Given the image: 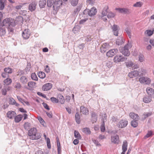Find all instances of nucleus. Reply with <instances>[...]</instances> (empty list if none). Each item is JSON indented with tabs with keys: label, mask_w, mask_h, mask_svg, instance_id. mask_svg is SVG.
I'll return each instance as SVG.
<instances>
[{
	"label": "nucleus",
	"mask_w": 154,
	"mask_h": 154,
	"mask_svg": "<svg viewBox=\"0 0 154 154\" xmlns=\"http://www.w3.org/2000/svg\"><path fill=\"white\" fill-rule=\"evenodd\" d=\"M9 103L10 104L15 105L17 106L19 105V104L17 103L15 100L12 97H10L9 98Z\"/></svg>",
	"instance_id": "obj_23"
},
{
	"label": "nucleus",
	"mask_w": 154,
	"mask_h": 154,
	"mask_svg": "<svg viewBox=\"0 0 154 154\" xmlns=\"http://www.w3.org/2000/svg\"><path fill=\"white\" fill-rule=\"evenodd\" d=\"M82 131L84 133L87 134H90L91 131L89 128H85L82 129Z\"/></svg>",
	"instance_id": "obj_43"
},
{
	"label": "nucleus",
	"mask_w": 154,
	"mask_h": 154,
	"mask_svg": "<svg viewBox=\"0 0 154 154\" xmlns=\"http://www.w3.org/2000/svg\"><path fill=\"white\" fill-rule=\"evenodd\" d=\"M97 9L95 7L92 8L90 10L86 9L83 12L84 14H86L88 13V15L91 16H92L95 15L97 12Z\"/></svg>",
	"instance_id": "obj_4"
},
{
	"label": "nucleus",
	"mask_w": 154,
	"mask_h": 154,
	"mask_svg": "<svg viewBox=\"0 0 154 154\" xmlns=\"http://www.w3.org/2000/svg\"><path fill=\"white\" fill-rule=\"evenodd\" d=\"M62 4V2L61 0H57L55 1L54 5H53V7H55L58 8L61 6Z\"/></svg>",
	"instance_id": "obj_24"
},
{
	"label": "nucleus",
	"mask_w": 154,
	"mask_h": 154,
	"mask_svg": "<svg viewBox=\"0 0 154 154\" xmlns=\"http://www.w3.org/2000/svg\"><path fill=\"white\" fill-rule=\"evenodd\" d=\"M51 101L54 103H57L59 102V101L58 99L54 97H52L51 98Z\"/></svg>",
	"instance_id": "obj_50"
},
{
	"label": "nucleus",
	"mask_w": 154,
	"mask_h": 154,
	"mask_svg": "<svg viewBox=\"0 0 154 154\" xmlns=\"http://www.w3.org/2000/svg\"><path fill=\"white\" fill-rule=\"evenodd\" d=\"M57 150L58 153L59 154L61 152V147L60 142L57 143Z\"/></svg>",
	"instance_id": "obj_55"
},
{
	"label": "nucleus",
	"mask_w": 154,
	"mask_h": 154,
	"mask_svg": "<svg viewBox=\"0 0 154 154\" xmlns=\"http://www.w3.org/2000/svg\"><path fill=\"white\" fill-rule=\"evenodd\" d=\"M46 0H40L39 2V5L40 8H44L46 5Z\"/></svg>",
	"instance_id": "obj_26"
},
{
	"label": "nucleus",
	"mask_w": 154,
	"mask_h": 154,
	"mask_svg": "<svg viewBox=\"0 0 154 154\" xmlns=\"http://www.w3.org/2000/svg\"><path fill=\"white\" fill-rule=\"evenodd\" d=\"M75 119L76 122L79 124L80 122V117L79 112H76L75 115Z\"/></svg>",
	"instance_id": "obj_34"
},
{
	"label": "nucleus",
	"mask_w": 154,
	"mask_h": 154,
	"mask_svg": "<svg viewBox=\"0 0 154 154\" xmlns=\"http://www.w3.org/2000/svg\"><path fill=\"white\" fill-rule=\"evenodd\" d=\"M108 7H105L103 9L102 13H101L102 16L103 17H105L107 15V10L108 9Z\"/></svg>",
	"instance_id": "obj_33"
},
{
	"label": "nucleus",
	"mask_w": 154,
	"mask_h": 154,
	"mask_svg": "<svg viewBox=\"0 0 154 154\" xmlns=\"http://www.w3.org/2000/svg\"><path fill=\"white\" fill-rule=\"evenodd\" d=\"M47 145L48 148L49 149H50L51 148V145L50 143V139L49 138H48L47 140Z\"/></svg>",
	"instance_id": "obj_53"
},
{
	"label": "nucleus",
	"mask_w": 154,
	"mask_h": 154,
	"mask_svg": "<svg viewBox=\"0 0 154 154\" xmlns=\"http://www.w3.org/2000/svg\"><path fill=\"white\" fill-rule=\"evenodd\" d=\"M85 41L87 42L91 41L92 39L91 38V36L90 35H88L87 36L85 37Z\"/></svg>",
	"instance_id": "obj_51"
},
{
	"label": "nucleus",
	"mask_w": 154,
	"mask_h": 154,
	"mask_svg": "<svg viewBox=\"0 0 154 154\" xmlns=\"http://www.w3.org/2000/svg\"><path fill=\"white\" fill-rule=\"evenodd\" d=\"M37 94L39 96H41L44 98H46L47 97L46 95L45 94H43L42 93L40 92H38Z\"/></svg>",
	"instance_id": "obj_64"
},
{
	"label": "nucleus",
	"mask_w": 154,
	"mask_h": 154,
	"mask_svg": "<svg viewBox=\"0 0 154 154\" xmlns=\"http://www.w3.org/2000/svg\"><path fill=\"white\" fill-rule=\"evenodd\" d=\"M81 6H78L76 9L74 11L75 14H78L81 9Z\"/></svg>",
	"instance_id": "obj_54"
},
{
	"label": "nucleus",
	"mask_w": 154,
	"mask_h": 154,
	"mask_svg": "<svg viewBox=\"0 0 154 154\" xmlns=\"http://www.w3.org/2000/svg\"><path fill=\"white\" fill-rule=\"evenodd\" d=\"M152 100V97L149 96H146L144 97L143 99V101L146 103L150 102Z\"/></svg>",
	"instance_id": "obj_27"
},
{
	"label": "nucleus",
	"mask_w": 154,
	"mask_h": 154,
	"mask_svg": "<svg viewBox=\"0 0 154 154\" xmlns=\"http://www.w3.org/2000/svg\"><path fill=\"white\" fill-rule=\"evenodd\" d=\"M91 116L92 118H94V119L95 120L94 121L96 122V121L97 120V119L96 114L94 112H92L91 114Z\"/></svg>",
	"instance_id": "obj_59"
},
{
	"label": "nucleus",
	"mask_w": 154,
	"mask_h": 154,
	"mask_svg": "<svg viewBox=\"0 0 154 154\" xmlns=\"http://www.w3.org/2000/svg\"><path fill=\"white\" fill-rule=\"evenodd\" d=\"M128 146V143L126 140H124L123 141V144L122 145V150L124 151H126Z\"/></svg>",
	"instance_id": "obj_31"
},
{
	"label": "nucleus",
	"mask_w": 154,
	"mask_h": 154,
	"mask_svg": "<svg viewBox=\"0 0 154 154\" xmlns=\"http://www.w3.org/2000/svg\"><path fill=\"white\" fill-rule=\"evenodd\" d=\"M4 71L5 72L7 73L11 74V73L13 72V70L11 68L8 67L5 68L4 69Z\"/></svg>",
	"instance_id": "obj_35"
},
{
	"label": "nucleus",
	"mask_w": 154,
	"mask_h": 154,
	"mask_svg": "<svg viewBox=\"0 0 154 154\" xmlns=\"http://www.w3.org/2000/svg\"><path fill=\"white\" fill-rule=\"evenodd\" d=\"M129 116L130 118L134 120H138L139 119V117L138 115L134 112H130L129 114Z\"/></svg>",
	"instance_id": "obj_19"
},
{
	"label": "nucleus",
	"mask_w": 154,
	"mask_h": 154,
	"mask_svg": "<svg viewBox=\"0 0 154 154\" xmlns=\"http://www.w3.org/2000/svg\"><path fill=\"white\" fill-rule=\"evenodd\" d=\"M42 104L44 108L48 110H49L50 109L49 108L48 106L46 103L43 102Z\"/></svg>",
	"instance_id": "obj_61"
},
{
	"label": "nucleus",
	"mask_w": 154,
	"mask_h": 154,
	"mask_svg": "<svg viewBox=\"0 0 154 154\" xmlns=\"http://www.w3.org/2000/svg\"><path fill=\"white\" fill-rule=\"evenodd\" d=\"M132 47L131 44L128 43L124 47L121 48L120 49V52L126 56H128L130 54V53L129 51V49Z\"/></svg>",
	"instance_id": "obj_3"
},
{
	"label": "nucleus",
	"mask_w": 154,
	"mask_h": 154,
	"mask_svg": "<svg viewBox=\"0 0 154 154\" xmlns=\"http://www.w3.org/2000/svg\"><path fill=\"white\" fill-rule=\"evenodd\" d=\"M118 50L117 49H113L110 50L106 53V55L109 57H112L118 52Z\"/></svg>",
	"instance_id": "obj_8"
},
{
	"label": "nucleus",
	"mask_w": 154,
	"mask_h": 154,
	"mask_svg": "<svg viewBox=\"0 0 154 154\" xmlns=\"http://www.w3.org/2000/svg\"><path fill=\"white\" fill-rule=\"evenodd\" d=\"M56 0H47V5L48 7H51L53 5H54Z\"/></svg>",
	"instance_id": "obj_30"
},
{
	"label": "nucleus",
	"mask_w": 154,
	"mask_h": 154,
	"mask_svg": "<svg viewBox=\"0 0 154 154\" xmlns=\"http://www.w3.org/2000/svg\"><path fill=\"white\" fill-rule=\"evenodd\" d=\"M28 135L30 137V139L32 140L38 139L41 137V134L38 132L37 129L35 128H32L28 131Z\"/></svg>",
	"instance_id": "obj_2"
},
{
	"label": "nucleus",
	"mask_w": 154,
	"mask_h": 154,
	"mask_svg": "<svg viewBox=\"0 0 154 154\" xmlns=\"http://www.w3.org/2000/svg\"><path fill=\"white\" fill-rule=\"evenodd\" d=\"M115 16V14L110 11L108 13V14L107 15V17L108 18H113Z\"/></svg>",
	"instance_id": "obj_46"
},
{
	"label": "nucleus",
	"mask_w": 154,
	"mask_h": 154,
	"mask_svg": "<svg viewBox=\"0 0 154 154\" xmlns=\"http://www.w3.org/2000/svg\"><path fill=\"white\" fill-rule=\"evenodd\" d=\"M125 64L128 68L132 67L134 65V63L133 62L130 61L126 62Z\"/></svg>",
	"instance_id": "obj_41"
},
{
	"label": "nucleus",
	"mask_w": 154,
	"mask_h": 154,
	"mask_svg": "<svg viewBox=\"0 0 154 154\" xmlns=\"http://www.w3.org/2000/svg\"><path fill=\"white\" fill-rule=\"evenodd\" d=\"M81 112L84 115H86L88 112V109L84 106H82L80 108Z\"/></svg>",
	"instance_id": "obj_22"
},
{
	"label": "nucleus",
	"mask_w": 154,
	"mask_h": 154,
	"mask_svg": "<svg viewBox=\"0 0 154 154\" xmlns=\"http://www.w3.org/2000/svg\"><path fill=\"white\" fill-rule=\"evenodd\" d=\"M138 58L139 61L141 62H143L144 61V55L141 54H140L139 55Z\"/></svg>",
	"instance_id": "obj_42"
},
{
	"label": "nucleus",
	"mask_w": 154,
	"mask_h": 154,
	"mask_svg": "<svg viewBox=\"0 0 154 154\" xmlns=\"http://www.w3.org/2000/svg\"><path fill=\"white\" fill-rule=\"evenodd\" d=\"M154 31V28H153L152 29V30H146V32L148 36H150L153 34Z\"/></svg>",
	"instance_id": "obj_37"
},
{
	"label": "nucleus",
	"mask_w": 154,
	"mask_h": 154,
	"mask_svg": "<svg viewBox=\"0 0 154 154\" xmlns=\"http://www.w3.org/2000/svg\"><path fill=\"white\" fill-rule=\"evenodd\" d=\"M52 85L50 83H47L42 87V90L44 91H47L50 90L52 87Z\"/></svg>",
	"instance_id": "obj_15"
},
{
	"label": "nucleus",
	"mask_w": 154,
	"mask_h": 154,
	"mask_svg": "<svg viewBox=\"0 0 154 154\" xmlns=\"http://www.w3.org/2000/svg\"><path fill=\"white\" fill-rule=\"evenodd\" d=\"M36 5L37 3L36 2H32L29 4V10L31 12L35 10Z\"/></svg>",
	"instance_id": "obj_12"
},
{
	"label": "nucleus",
	"mask_w": 154,
	"mask_h": 154,
	"mask_svg": "<svg viewBox=\"0 0 154 154\" xmlns=\"http://www.w3.org/2000/svg\"><path fill=\"white\" fill-rule=\"evenodd\" d=\"M152 135V132L151 131H148L147 133L144 137V138L146 139Z\"/></svg>",
	"instance_id": "obj_45"
},
{
	"label": "nucleus",
	"mask_w": 154,
	"mask_h": 154,
	"mask_svg": "<svg viewBox=\"0 0 154 154\" xmlns=\"http://www.w3.org/2000/svg\"><path fill=\"white\" fill-rule=\"evenodd\" d=\"M124 42L122 37H119L117 39L116 41V44L119 45H121Z\"/></svg>",
	"instance_id": "obj_21"
},
{
	"label": "nucleus",
	"mask_w": 154,
	"mask_h": 154,
	"mask_svg": "<svg viewBox=\"0 0 154 154\" xmlns=\"http://www.w3.org/2000/svg\"><path fill=\"white\" fill-rule=\"evenodd\" d=\"M23 116L22 115L19 114L16 116L14 118V121L16 123H18L23 118Z\"/></svg>",
	"instance_id": "obj_25"
},
{
	"label": "nucleus",
	"mask_w": 154,
	"mask_h": 154,
	"mask_svg": "<svg viewBox=\"0 0 154 154\" xmlns=\"http://www.w3.org/2000/svg\"><path fill=\"white\" fill-rule=\"evenodd\" d=\"M138 75V71L137 70H134L129 73L128 75L130 78H133L137 76Z\"/></svg>",
	"instance_id": "obj_17"
},
{
	"label": "nucleus",
	"mask_w": 154,
	"mask_h": 154,
	"mask_svg": "<svg viewBox=\"0 0 154 154\" xmlns=\"http://www.w3.org/2000/svg\"><path fill=\"white\" fill-rule=\"evenodd\" d=\"M30 126V123L28 122H25L23 125L24 129L26 130H28Z\"/></svg>",
	"instance_id": "obj_36"
},
{
	"label": "nucleus",
	"mask_w": 154,
	"mask_h": 154,
	"mask_svg": "<svg viewBox=\"0 0 154 154\" xmlns=\"http://www.w3.org/2000/svg\"><path fill=\"white\" fill-rule=\"evenodd\" d=\"M107 116L106 114H104V116H103V118L102 119V123H105L106 121Z\"/></svg>",
	"instance_id": "obj_56"
},
{
	"label": "nucleus",
	"mask_w": 154,
	"mask_h": 154,
	"mask_svg": "<svg viewBox=\"0 0 154 154\" xmlns=\"http://www.w3.org/2000/svg\"><path fill=\"white\" fill-rule=\"evenodd\" d=\"M110 48V46L108 43H106L103 44L100 48V52L102 53L105 52Z\"/></svg>",
	"instance_id": "obj_7"
},
{
	"label": "nucleus",
	"mask_w": 154,
	"mask_h": 154,
	"mask_svg": "<svg viewBox=\"0 0 154 154\" xmlns=\"http://www.w3.org/2000/svg\"><path fill=\"white\" fill-rule=\"evenodd\" d=\"M36 83L33 82H28V86L29 87V89L31 90L35 87Z\"/></svg>",
	"instance_id": "obj_29"
},
{
	"label": "nucleus",
	"mask_w": 154,
	"mask_h": 154,
	"mask_svg": "<svg viewBox=\"0 0 154 154\" xmlns=\"http://www.w3.org/2000/svg\"><path fill=\"white\" fill-rule=\"evenodd\" d=\"M15 87L18 89H19L21 88V85L20 83L17 82L15 85Z\"/></svg>",
	"instance_id": "obj_62"
},
{
	"label": "nucleus",
	"mask_w": 154,
	"mask_h": 154,
	"mask_svg": "<svg viewBox=\"0 0 154 154\" xmlns=\"http://www.w3.org/2000/svg\"><path fill=\"white\" fill-rule=\"evenodd\" d=\"M119 136L117 135L112 136L111 137V142L115 144H117L119 141Z\"/></svg>",
	"instance_id": "obj_13"
},
{
	"label": "nucleus",
	"mask_w": 154,
	"mask_h": 154,
	"mask_svg": "<svg viewBox=\"0 0 154 154\" xmlns=\"http://www.w3.org/2000/svg\"><path fill=\"white\" fill-rule=\"evenodd\" d=\"M112 63L110 61H108L106 63V66L109 68H110L112 67Z\"/></svg>",
	"instance_id": "obj_63"
},
{
	"label": "nucleus",
	"mask_w": 154,
	"mask_h": 154,
	"mask_svg": "<svg viewBox=\"0 0 154 154\" xmlns=\"http://www.w3.org/2000/svg\"><path fill=\"white\" fill-rule=\"evenodd\" d=\"M146 91L149 96L154 98V90L150 87H147L146 89Z\"/></svg>",
	"instance_id": "obj_14"
},
{
	"label": "nucleus",
	"mask_w": 154,
	"mask_h": 154,
	"mask_svg": "<svg viewBox=\"0 0 154 154\" xmlns=\"http://www.w3.org/2000/svg\"><path fill=\"white\" fill-rule=\"evenodd\" d=\"M74 135L75 138L78 139H80L81 138V136L79 132L76 130L74 131Z\"/></svg>",
	"instance_id": "obj_32"
},
{
	"label": "nucleus",
	"mask_w": 154,
	"mask_h": 154,
	"mask_svg": "<svg viewBox=\"0 0 154 154\" xmlns=\"http://www.w3.org/2000/svg\"><path fill=\"white\" fill-rule=\"evenodd\" d=\"M20 82L23 84H26L28 82V79L27 77L24 76H22L20 78Z\"/></svg>",
	"instance_id": "obj_28"
},
{
	"label": "nucleus",
	"mask_w": 154,
	"mask_h": 154,
	"mask_svg": "<svg viewBox=\"0 0 154 154\" xmlns=\"http://www.w3.org/2000/svg\"><path fill=\"white\" fill-rule=\"evenodd\" d=\"M72 5L73 6H76L78 4V0H70Z\"/></svg>",
	"instance_id": "obj_49"
},
{
	"label": "nucleus",
	"mask_w": 154,
	"mask_h": 154,
	"mask_svg": "<svg viewBox=\"0 0 154 154\" xmlns=\"http://www.w3.org/2000/svg\"><path fill=\"white\" fill-rule=\"evenodd\" d=\"M12 81L11 79L8 78L4 80V82L5 85H9L11 83Z\"/></svg>",
	"instance_id": "obj_38"
},
{
	"label": "nucleus",
	"mask_w": 154,
	"mask_h": 154,
	"mask_svg": "<svg viewBox=\"0 0 154 154\" xmlns=\"http://www.w3.org/2000/svg\"><path fill=\"white\" fill-rule=\"evenodd\" d=\"M16 115L15 112L13 111H8L7 113V116L8 118L10 119H13Z\"/></svg>",
	"instance_id": "obj_18"
},
{
	"label": "nucleus",
	"mask_w": 154,
	"mask_h": 154,
	"mask_svg": "<svg viewBox=\"0 0 154 154\" xmlns=\"http://www.w3.org/2000/svg\"><path fill=\"white\" fill-rule=\"evenodd\" d=\"M92 141L97 146H101V145L97 140L95 139H92Z\"/></svg>",
	"instance_id": "obj_48"
},
{
	"label": "nucleus",
	"mask_w": 154,
	"mask_h": 154,
	"mask_svg": "<svg viewBox=\"0 0 154 154\" xmlns=\"http://www.w3.org/2000/svg\"><path fill=\"white\" fill-rule=\"evenodd\" d=\"M1 92L2 94L5 95L7 94V91L5 88H3L2 89Z\"/></svg>",
	"instance_id": "obj_58"
},
{
	"label": "nucleus",
	"mask_w": 154,
	"mask_h": 154,
	"mask_svg": "<svg viewBox=\"0 0 154 154\" xmlns=\"http://www.w3.org/2000/svg\"><path fill=\"white\" fill-rule=\"evenodd\" d=\"M95 0H87V3L88 4L92 5L94 3Z\"/></svg>",
	"instance_id": "obj_57"
},
{
	"label": "nucleus",
	"mask_w": 154,
	"mask_h": 154,
	"mask_svg": "<svg viewBox=\"0 0 154 154\" xmlns=\"http://www.w3.org/2000/svg\"><path fill=\"white\" fill-rule=\"evenodd\" d=\"M126 59V58L125 57H123L121 55H116L114 58L113 60L114 62H119L124 61Z\"/></svg>",
	"instance_id": "obj_9"
},
{
	"label": "nucleus",
	"mask_w": 154,
	"mask_h": 154,
	"mask_svg": "<svg viewBox=\"0 0 154 154\" xmlns=\"http://www.w3.org/2000/svg\"><path fill=\"white\" fill-rule=\"evenodd\" d=\"M38 77L42 79L44 78L45 77V73L43 72H39L38 74Z\"/></svg>",
	"instance_id": "obj_40"
},
{
	"label": "nucleus",
	"mask_w": 154,
	"mask_h": 154,
	"mask_svg": "<svg viewBox=\"0 0 154 154\" xmlns=\"http://www.w3.org/2000/svg\"><path fill=\"white\" fill-rule=\"evenodd\" d=\"M100 130L102 132H104L105 130V123H102L100 126Z\"/></svg>",
	"instance_id": "obj_52"
},
{
	"label": "nucleus",
	"mask_w": 154,
	"mask_h": 154,
	"mask_svg": "<svg viewBox=\"0 0 154 154\" xmlns=\"http://www.w3.org/2000/svg\"><path fill=\"white\" fill-rule=\"evenodd\" d=\"M139 80L140 83L146 85H149L151 82V80L146 77H142L139 79Z\"/></svg>",
	"instance_id": "obj_5"
},
{
	"label": "nucleus",
	"mask_w": 154,
	"mask_h": 154,
	"mask_svg": "<svg viewBox=\"0 0 154 154\" xmlns=\"http://www.w3.org/2000/svg\"><path fill=\"white\" fill-rule=\"evenodd\" d=\"M138 120H133L131 121V125L134 128L136 127L138 125V122H137Z\"/></svg>",
	"instance_id": "obj_39"
},
{
	"label": "nucleus",
	"mask_w": 154,
	"mask_h": 154,
	"mask_svg": "<svg viewBox=\"0 0 154 154\" xmlns=\"http://www.w3.org/2000/svg\"><path fill=\"white\" fill-rule=\"evenodd\" d=\"M31 77L32 80L35 81L38 80V77L35 73H32L31 75Z\"/></svg>",
	"instance_id": "obj_47"
},
{
	"label": "nucleus",
	"mask_w": 154,
	"mask_h": 154,
	"mask_svg": "<svg viewBox=\"0 0 154 154\" xmlns=\"http://www.w3.org/2000/svg\"><path fill=\"white\" fill-rule=\"evenodd\" d=\"M128 122L127 120L125 119L121 120L117 125L119 128H123L127 126L128 124Z\"/></svg>",
	"instance_id": "obj_6"
},
{
	"label": "nucleus",
	"mask_w": 154,
	"mask_h": 154,
	"mask_svg": "<svg viewBox=\"0 0 154 154\" xmlns=\"http://www.w3.org/2000/svg\"><path fill=\"white\" fill-rule=\"evenodd\" d=\"M23 38L25 39H28L30 35V33L28 29H25L22 33Z\"/></svg>",
	"instance_id": "obj_11"
},
{
	"label": "nucleus",
	"mask_w": 154,
	"mask_h": 154,
	"mask_svg": "<svg viewBox=\"0 0 154 154\" xmlns=\"http://www.w3.org/2000/svg\"><path fill=\"white\" fill-rule=\"evenodd\" d=\"M125 31L127 34L129 36V37L130 38V37L131 36V32L130 30L128 28H126Z\"/></svg>",
	"instance_id": "obj_60"
},
{
	"label": "nucleus",
	"mask_w": 154,
	"mask_h": 154,
	"mask_svg": "<svg viewBox=\"0 0 154 154\" xmlns=\"http://www.w3.org/2000/svg\"><path fill=\"white\" fill-rule=\"evenodd\" d=\"M116 10L118 11L119 12L123 14H129L131 13V11L129 9L126 8H116L115 9Z\"/></svg>",
	"instance_id": "obj_10"
},
{
	"label": "nucleus",
	"mask_w": 154,
	"mask_h": 154,
	"mask_svg": "<svg viewBox=\"0 0 154 154\" xmlns=\"http://www.w3.org/2000/svg\"><path fill=\"white\" fill-rule=\"evenodd\" d=\"M143 3L140 2H137L133 5V6L135 7H140L143 5Z\"/></svg>",
	"instance_id": "obj_44"
},
{
	"label": "nucleus",
	"mask_w": 154,
	"mask_h": 154,
	"mask_svg": "<svg viewBox=\"0 0 154 154\" xmlns=\"http://www.w3.org/2000/svg\"><path fill=\"white\" fill-rule=\"evenodd\" d=\"M2 23L4 26H8L7 28L9 34L12 35L14 32L16 23L14 20L11 18H6L3 20Z\"/></svg>",
	"instance_id": "obj_1"
},
{
	"label": "nucleus",
	"mask_w": 154,
	"mask_h": 154,
	"mask_svg": "<svg viewBox=\"0 0 154 154\" xmlns=\"http://www.w3.org/2000/svg\"><path fill=\"white\" fill-rule=\"evenodd\" d=\"M5 27L2 26V24L0 23V36H2L6 34Z\"/></svg>",
	"instance_id": "obj_16"
},
{
	"label": "nucleus",
	"mask_w": 154,
	"mask_h": 154,
	"mask_svg": "<svg viewBox=\"0 0 154 154\" xmlns=\"http://www.w3.org/2000/svg\"><path fill=\"white\" fill-rule=\"evenodd\" d=\"M114 35L116 36L118 35V26L114 24L112 28Z\"/></svg>",
	"instance_id": "obj_20"
}]
</instances>
